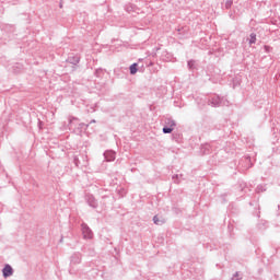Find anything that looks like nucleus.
Masks as SVG:
<instances>
[{
    "mask_svg": "<svg viewBox=\"0 0 280 280\" xmlns=\"http://www.w3.org/2000/svg\"><path fill=\"white\" fill-rule=\"evenodd\" d=\"M2 272H3V277L8 278V277L12 276L13 269H12V267H10V265H5Z\"/></svg>",
    "mask_w": 280,
    "mask_h": 280,
    "instance_id": "f257e3e1",
    "label": "nucleus"
},
{
    "mask_svg": "<svg viewBox=\"0 0 280 280\" xmlns=\"http://www.w3.org/2000/svg\"><path fill=\"white\" fill-rule=\"evenodd\" d=\"M105 158L107 159L108 162L114 161V160H115V152H113V151H107V152L105 153Z\"/></svg>",
    "mask_w": 280,
    "mask_h": 280,
    "instance_id": "f03ea898",
    "label": "nucleus"
},
{
    "mask_svg": "<svg viewBox=\"0 0 280 280\" xmlns=\"http://www.w3.org/2000/svg\"><path fill=\"white\" fill-rule=\"evenodd\" d=\"M175 126V122L172 120L171 127H164L163 132L164 133H171L173 131V127Z\"/></svg>",
    "mask_w": 280,
    "mask_h": 280,
    "instance_id": "7ed1b4c3",
    "label": "nucleus"
},
{
    "mask_svg": "<svg viewBox=\"0 0 280 280\" xmlns=\"http://www.w3.org/2000/svg\"><path fill=\"white\" fill-rule=\"evenodd\" d=\"M137 67H138V63L136 62L130 66V74L135 75L138 72Z\"/></svg>",
    "mask_w": 280,
    "mask_h": 280,
    "instance_id": "20e7f679",
    "label": "nucleus"
},
{
    "mask_svg": "<svg viewBox=\"0 0 280 280\" xmlns=\"http://www.w3.org/2000/svg\"><path fill=\"white\" fill-rule=\"evenodd\" d=\"M83 235H84L85 238H92L93 237V234H92V232H90V230H84Z\"/></svg>",
    "mask_w": 280,
    "mask_h": 280,
    "instance_id": "39448f33",
    "label": "nucleus"
},
{
    "mask_svg": "<svg viewBox=\"0 0 280 280\" xmlns=\"http://www.w3.org/2000/svg\"><path fill=\"white\" fill-rule=\"evenodd\" d=\"M250 44H255L256 43V34L255 33H252L250 34V40H249Z\"/></svg>",
    "mask_w": 280,
    "mask_h": 280,
    "instance_id": "423d86ee",
    "label": "nucleus"
},
{
    "mask_svg": "<svg viewBox=\"0 0 280 280\" xmlns=\"http://www.w3.org/2000/svg\"><path fill=\"white\" fill-rule=\"evenodd\" d=\"M153 221H154L155 224H159V222H160L159 217H154Z\"/></svg>",
    "mask_w": 280,
    "mask_h": 280,
    "instance_id": "0eeeda50",
    "label": "nucleus"
}]
</instances>
